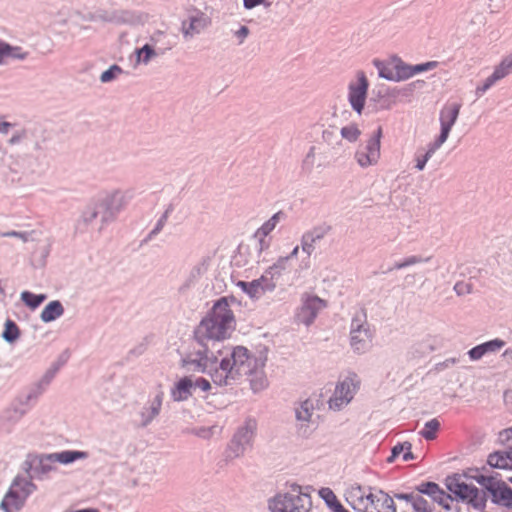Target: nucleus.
Wrapping results in <instances>:
<instances>
[{
	"mask_svg": "<svg viewBox=\"0 0 512 512\" xmlns=\"http://www.w3.org/2000/svg\"><path fill=\"white\" fill-rule=\"evenodd\" d=\"M244 350L233 347H216L211 343L194 336L181 358L180 365L194 372L209 375L212 382L219 386H228L239 375Z\"/></svg>",
	"mask_w": 512,
	"mask_h": 512,
	"instance_id": "nucleus-1",
	"label": "nucleus"
},
{
	"mask_svg": "<svg viewBox=\"0 0 512 512\" xmlns=\"http://www.w3.org/2000/svg\"><path fill=\"white\" fill-rule=\"evenodd\" d=\"M235 330V318L226 298H221L213 305L211 312L195 329L198 338L220 346V342L231 336Z\"/></svg>",
	"mask_w": 512,
	"mask_h": 512,
	"instance_id": "nucleus-2",
	"label": "nucleus"
},
{
	"mask_svg": "<svg viewBox=\"0 0 512 512\" xmlns=\"http://www.w3.org/2000/svg\"><path fill=\"white\" fill-rule=\"evenodd\" d=\"M89 457L86 451L64 450L49 454H28L23 462V469L28 474L27 480L44 481L51 473L58 470L56 462L68 465L77 460H84Z\"/></svg>",
	"mask_w": 512,
	"mask_h": 512,
	"instance_id": "nucleus-3",
	"label": "nucleus"
},
{
	"mask_svg": "<svg viewBox=\"0 0 512 512\" xmlns=\"http://www.w3.org/2000/svg\"><path fill=\"white\" fill-rule=\"evenodd\" d=\"M345 497L355 512H396L393 498L383 491L366 493L361 486H353Z\"/></svg>",
	"mask_w": 512,
	"mask_h": 512,
	"instance_id": "nucleus-4",
	"label": "nucleus"
},
{
	"mask_svg": "<svg viewBox=\"0 0 512 512\" xmlns=\"http://www.w3.org/2000/svg\"><path fill=\"white\" fill-rule=\"evenodd\" d=\"M50 140V134L47 129L39 124H31L22 129L15 131L8 139L7 143L10 146L22 144L25 152L23 154H30L32 156V171L37 162L34 153L44 151Z\"/></svg>",
	"mask_w": 512,
	"mask_h": 512,
	"instance_id": "nucleus-5",
	"label": "nucleus"
},
{
	"mask_svg": "<svg viewBox=\"0 0 512 512\" xmlns=\"http://www.w3.org/2000/svg\"><path fill=\"white\" fill-rule=\"evenodd\" d=\"M237 348L244 350L243 356L239 358L243 363L242 367H240L241 370L238 371L239 375L228 386L235 385L243 377H248L253 392L257 393L264 390L268 386V380L263 370L267 357L264 354H260L257 357L252 356L244 346H237Z\"/></svg>",
	"mask_w": 512,
	"mask_h": 512,
	"instance_id": "nucleus-6",
	"label": "nucleus"
},
{
	"mask_svg": "<svg viewBox=\"0 0 512 512\" xmlns=\"http://www.w3.org/2000/svg\"><path fill=\"white\" fill-rule=\"evenodd\" d=\"M312 500L309 494L303 493L299 485L293 484L286 493L276 495L269 502L271 512H309Z\"/></svg>",
	"mask_w": 512,
	"mask_h": 512,
	"instance_id": "nucleus-7",
	"label": "nucleus"
},
{
	"mask_svg": "<svg viewBox=\"0 0 512 512\" xmlns=\"http://www.w3.org/2000/svg\"><path fill=\"white\" fill-rule=\"evenodd\" d=\"M134 192L131 189H115L107 193L99 200L100 222L99 230H102L108 224L116 221L118 215L123 211L132 200Z\"/></svg>",
	"mask_w": 512,
	"mask_h": 512,
	"instance_id": "nucleus-8",
	"label": "nucleus"
},
{
	"mask_svg": "<svg viewBox=\"0 0 512 512\" xmlns=\"http://www.w3.org/2000/svg\"><path fill=\"white\" fill-rule=\"evenodd\" d=\"M374 331L367 320L365 309L355 313L350 324V347L356 354L366 353L372 346Z\"/></svg>",
	"mask_w": 512,
	"mask_h": 512,
	"instance_id": "nucleus-9",
	"label": "nucleus"
},
{
	"mask_svg": "<svg viewBox=\"0 0 512 512\" xmlns=\"http://www.w3.org/2000/svg\"><path fill=\"white\" fill-rule=\"evenodd\" d=\"M36 490L37 486L31 480L17 475L4 495L0 509L3 512H19L29 495Z\"/></svg>",
	"mask_w": 512,
	"mask_h": 512,
	"instance_id": "nucleus-10",
	"label": "nucleus"
},
{
	"mask_svg": "<svg viewBox=\"0 0 512 512\" xmlns=\"http://www.w3.org/2000/svg\"><path fill=\"white\" fill-rule=\"evenodd\" d=\"M381 138L382 128L378 127L365 144L358 146L354 159L361 168H368L378 164L381 157Z\"/></svg>",
	"mask_w": 512,
	"mask_h": 512,
	"instance_id": "nucleus-11",
	"label": "nucleus"
},
{
	"mask_svg": "<svg viewBox=\"0 0 512 512\" xmlns=\"http://www.w3.org/2000/svg\"><path fill=\"white\" fill-rule=\"evenodd\" d=\"M256 429V420L247 419L233 436L229 445L228 456L237 458L244 455L245 451L252 445Z\"/></svg>",
	"mask_w": 512,
	"mask_h": 512,
	"instance_id": "nucleus-12",
	"label": "nucleus"
},
{
	"mask_svg": "<svg viewBox=\"0 0 512 512\" xmlns=\"http://www.w3.org/2000/svg\"><path fill=\"white\" fill-rule=\"evenodd\" d=\"M295 428L298 436L308 438L316 428V422L313 420L315 412L314 402L306 399L299 402L295 408Z\"/></svg>",
	"mask_w": 512,
	"mask_h": 512,
	"instance_id": "nucleus-13",
	"label": "nucleus"
},
{
	"mask_svg": "<svg viewBox=\"0 0 512 512\" xmlns=\"http://www.w3.org/2000/svg\"><path fill=\"white\" fill-rule=\"evenodd\" d=\"M360 381L356 374H351L343 381L339 382L335 388L333 396L329 400V407L334 410H340L353 399Z\"/></svg>",
	"mask_w": 512,
	"mask_h": 512,
	"instance_id": "nucleus-14",
	"label": "nucleus"
},
{
	"mask_svg": "<svg viewBox=\"0 0 512 512\" xmlns=\"http://www.w3.org/2000/svg\"><path fill=\"white\" fill-rule=\"evenodd\" d=\"M0 170H8L14 174H24L32 171V156L30 154L8 153L0 146Z\"/></svg>",
	"mask_w": 512,
	"mask_h": 512,
	"instance_id": "nucleus-15",
	"label": "nucleus"
},
{
	"mask_svg": "<svg viewBox=\"0 0 512 512\" xmlns=\"http://www.w3.org/2000/svg\"><path fill=\"white\" fill-rule=\"evenodd\" d=\"M369 82L363 71L357 72V81L348 85V102L354 112L361 115L365 106Z\"/></svg>",
	"mask_w": 512,
	"mask_h": 512,
	"instance_id": "nucleus-16",
	"label": "nucleus"
},
{
	"mask_svg": "<svg viewBox=\"0 0 512 512\" xmlns=\"http://www.w3.org/2000/svg\"><path fill=\"white\" fill-rule=\"evenodd\" d=\"M325 306V301L318 296H307L303 298L302 305L296 314L297 322L302 323L305 326L311 325L319 311Z\"/></svg>",
	"mask_w": 512,
	"mask_h": 512,
	"instance_id": "nucleus-17",
	"label": "nucleus"
},
{
	"mask_svg": "<svg viewBox=\"0 0 512 512\" xmlns=\"http://www.w3.org/2000/svg\"><path fill=\"white\" fill-rule=\"evenodd\" d=\"M460 108L461 105L459 103H453L444 107L441 110L439 118L441 131L434 141L441 145H443L447 141L451 129L458 119Z\"/></svg>",
	"mask_w": 512,
	"mask_h": 512,
	"instance_id": "nucleus-18",
	"label": "nucleus"
},
{
	"mask_svg": "<svg viewBox=\"0 0 512 512\" xmlns=\"http://www.w3.org/2000/svg\"><path fill=\"white\" fill-rule=\"evenodd\" d=\"M512 73V53L502 59L497 65L493 73L485 79L483 84L478 85L475 94L480 97L487 92L496 82L502 80Z\"/></svg>",
	"mask_w": 512,
	"mask_h": 512,
	"instance_id": "nucleus-19",
	"label": "nucleus"
},
{
	"mask_svg": "<svg viewBox=\"0 0 512 512\" xmlns=\"http://www.w3.org/2000/svg\"><path fill=\"white\" fill-rule=\"evenodd\" d=\"M60 367L61 364H52L51 367L46 370L44 375L30 386L28 393L22 397L26 403L29 404L31 401H36L46 391Z\"/></svg>",
	"mask_w": 512,
	"mask_h": 512,
	"instance_id": "nucleus-20",
	"label": "nucleus"
},
{
	"mask_svg": "<svg viewBox=\"0 0 512 512\" xmlns=\"http://www.w3.org/2000/svg\"><path fill=\"white\" fill-rule=\"evenodd\" d=\"M330 230V226L320 225L303 233L300 240L302 252L305 253L307 257H311L316 250V244L321 241Z\"/></svg>",
	"mask_w": 512,
	"mask_h": 512,
	"instance_id": "nucleus-21",
	"label": "nucleus"
},
{
	"mask_svg": "<svg viewBox=\"0 0 512 512\" xmlns=\"http://www.w3.org/2000/svg\"><path fill=\"white\" fill-rule=\"evenodd\" d=\"M329 155L316 145H311L301 161V169L306 174H311L315 169L326 166L325 160Z\"/></svg>",
	"mask_w": 512,
	"mask_h": 512,
	"instance_id": "nucleus-22",
	"label": "nucleus"
},
{
	"mask_svg": "<svg viewBox=\"0 0 512 512\" xmlns=\"http://www.w3.org/2000/svg\"><path fill=\"white\" fill-rule=\"evenodd\" d=\"M211 258L203 257L190 269L187 277L178 288L180 294H185L187 291L194 287L199 280L208 272Z\"/></svg>",
	"mask_w": 512,
	"mask_h": 512,
	"instance_id": "nucleus-23",
	"label": "nucleus"
},
{
	"mask_svg": "<svg viewBox=\"0 0 512 512\" xmlns=\"http://www.w3.org/2000/svg\"><path fill=\"white\" fill-rule=\"evenodd\" d=\"M96 18L113 24H127L133 25L140 21V17L130 10L114 9L111 11H100Z\"/></svg>",
	"mask_w": 512,
	"mask_h": 512,
	"instance_id": "nucleus-24",
	"label": "nucleus"
},
{
	"mask_svg": "<svg viewBox=\"0 0 512 512\" xmlns=\"http://www.w3.org/2000/svg\"><path fill=\"white\" fill-rule=\"evenodd\" d=\"M29 404L22 397L16 398L1 414V421L6 425H15L28 412Z\"/></svg>",
	"mask_w": 512,
	"mask_h": 512,
	"instance_id": "nucleus-25",
	"label": "nucleus"
},
{
	"mask_svg": "<svg viewBox=\"0 0 512 512\" xmlns=\"http://www.w3.org/2000/svg\"><path fill=\"white\" fill-rule=\"evenodd\" d=\"M321 140L325 145L323 149L329 156L337 154L343 147V143L335 125L325 127L321 132Z\"/></svg>",
	"mask_w": 512,
	"mask_h": 512,
	"instance_id": "nucleus-26",
	"label": "nucleus"
},
{
	"mask_svg": "<svg viewBox=\"0 0 512 512\" xmlns=\"http://www.w3.org/2000/svg\"><path fill=\"white\" fill-rule=\"evenodd\" d=\"M164 398V392L158 391L149 403L139 412L140 426H148L160 413Z\"/></svg>",
	"mask_w": 512,
	"mask_h": 512,
	"instance_id": "nucleus-27",
	"label": "nucleus"
},
{
	"mask_svg": "<svg viewBox=\"0 0 512 512\" xmlns=\"http://www.w3.org/2000/svg\"><path fill=\"white\" fill-rule=\"evenodd\" d=\"M284 213L279 211L268 219L263 225L256 230L253 237L255 238L254 250H257V245L261 247H270V241L267 236L275 229Z\"/></svg>",
	"mask_w": 512,
	"mask_h": 512,
	"instance_id": "nucleus-28",
	"label": "nucleus"
},
{
	"mask_svg": "<svg viewBox=\"0 0 512 512\" xmlns=\"http://www.w3.org/2000/svg\"><path fill=\"white\" fill-rule=\"evenodd\" d=\"M255 238L252 236L246 244L239 246V256L245 257V265L253 267L255 264L265 261L263 252L269 247H260L257 245V250H254Z\"/></svg>",
	"mask_w": 512,
	"mask_h": 512,
	"instance_id": "nucleus-29",
	"label": "nucleus"
},
{
	"mask_svg": "<svg viewBox=\"0 0 512 512\" xmlns=\"http://www.w3.org/2000/svg\"><path fill=\"white\" fill-rule=\"evenodd\" d=\"M208 19L203 13L190 16L188 20L182 22L181 31L185 39H192L195 35L200 34L207 26Z\"/></svg>",
	"mask_w": 512,
	"mask_h": 512,
	"instance_id": "nucleus-30",
	"label": "nucleus"
},
{
	"mask_svg": "<svg viewBox=\"0 0 512 512\" xmlns=\"http://www.w3.org/2000/svg\"><path fill=\"white\" fill-rule=\"evenodd\" d=\"M446 487L457 498L463 501H467L473 491L476 492V487L473 485L466 484L464 481L461 480V477L459 475L447 477Z\"/></svg>",
	"mask_w": 512,
	"mask_h": 512,
	"instance_id": "nucleus-31",
	"label": "nucleus"
},
{
	"mask_svg": "<svg viewBox=\"0 0 512 512\" xmlns=\"http://www.w3.org/2000/svg\"><path fill=\"white\" fill-rule=\"evenodd\" d=\"M194 383L191 377L185 376L178 380L171 388L170 395L173 401H187L193 394Z\"/></svg>",
	"mask_w": 512,
	"mask_h": 512,
	"instance_id": "nucleus-32",
	"label": "nucleus"
},
{
	"mask_svg": "<svg viewBox=\"0 0 512 512\" xmlns=\"http://www.w3.org/2000/svg\"><path fill=\"white\" fill-rule=\"evenodd\" d=\"M171 49L172 45H167V48L155 49L152 46L145 44L141 48L135 50L136 63L148 65L153 59L165 55Z\"/></svg>",
	"mask_w": 512,
	"mask_h": 512,
	"instance_id": "nucleus-33",
	"label": "nucleus"
},
{
	"mask_svg": "<svg viewBox=\"0 0 512 512\" xmlns=\"http://www.w3.org/2000/svg\"><path fill=\"white\" fill-rule=\"evenodd\" d=\"M492 501L498 505L512 508V489L505 483L501 482L492 490Z\"/></svg>",
	"mask_w": 512,
	"mask_h": 512,
	"instance_id": "nucleus-34",
	"label": "nucleus"
},
{
	"mask_svg": "<svg viewBox=\"0 0 512 512\" xmlns=\"http://www.w3.org/2000/svg\"><path fill=\"white\" fill-rule=\"evenodd\" d=\"M488 464L499 469L512 468V450L496 451L488 456Z\"/></svg>",
	"mask_w": 512,
	"mask_h": 512,
	"instance_id": "nucleus-35",
	"label": "nucleus"
},
{
	"mask_svg": "<svg viewBox=\"0 0 512 512\" xmlns=\"http://www.w3.org/2000/svg\"><path fill=\"white\" fill-rule=\"evenodd\" d=\"M27 56L28 53L24 52L21 47L11 46L10 44L0 40V65L6 63V58L24 60Z\"/></svg>",
	"mask_w": 512,
	"mask_h": 512,
	"instance_id": "nucleus-36",
	"label": "nucleus"
},
{
	"mask_svg": "<svg viewBox=\"0 0 512 512\" xmlns=\"http://www.w3.org/2000/svg\"><path fill=\"white\" fill-rule=\"evenodd\" d=\"M64 314V307L59 300H54L49 302L40 314V319L44 323H49L57 318L61 317Z\"/></svg>",
	"mask_w": 512,
	"mask_h": 512,
	"instance_id": "nucleus-37",
	"label": "nucleus"
},
{
	"mask_svg": "<svg viewBox=\"0 0 512 512\" xmlns=\"http://www.w3.org/2000/svg\"><path fill=\"white\" fill-rule=\"evenodd\" d=\"M319 496L333 512H348L338 501L335 493L330 488H321Z\"/></svg>",
	"mask_w": 512,
	"mask_h": 512,
	"instance_id": "nucleus-38",
	"label": "nucleus"
},
{
	"mask_svg": "<svg viewBox=\"0 0 512 512\" xmlns=\"http://www.w3.org/2000/svg\"><path fill=\"white\" fill-rule=\"evenodd\" d=\"M391 64L395 68L396 82L407 80L413 76L411 65L405 63L401 58L393 57Z\"/></svg>",
	"mask_w": 512,
	"mask_h": 512,
	"instance_id": "nucleus-39",
	"label": "nucleus"
},
{
	"mask_svg": "<svg viewBox=\"0 0 512 512\" xmlns=\"http://www.w3.org/2000/svg\"><path fill=\"white\" fill-rule=\"evenodd\" d=\"M442 145L437 143L436 141H433L428 144L427 151L424 155L416 157V165L415 168L418 171H423L425 169V166L427 162L431 159V157L435 154V152L441 147Z\"/></svg>",
	"mask_w": 512,
	"mask_h": 512,
	"instance_id": "nucleus-40",
	"label": "nucleus"
},
{
	"mask_svg": "<svg viewBox=\"0 0 512 512\" xmlns=\"http://www.w3.org/2000/svg\"><path fill=\"white\" fill-rule=\"evenodd\" d=\"M341 140H346L349 143H355L361 136V130L356 124H349L342 128H338Z\"/></svg>",
	"mask_w": 512,
	"mask_h": 512,
	"instance_id": "nucleus-41",
	"label": "nucleus"
},
{
	"mask_svg": "<svg viewBox=\"0 0 512 512\" xmlns=\"http://www.w3.org/2000/svg\"><path fill=\"white\" fill-rule=\"evenodd\" d=\"M430 260L431 256L422 257L419 255H412L404 258L402 261L395 262L390 270H401L409 266L429 262Z\"/></svg>",
	"mask_w": 512,
	"mask_h": 512,
	"instance_id": "nucleus-42",
	"label": "nucleus"
},
{
	"mask_svg": "<svg viewBox=\"0 0 512 512\" xmlns=\"http://www.w3.org/2000/svg\"><path fill=\"white\" fill-rule=\"evenodd\" d=\"M20 298L26 306L34 310L46 300L47 296L45 294H33L29 291H23Z\"/></svg>",
	"mask_w": 512,
	"mask_h": 512,
	"instance_id": "nucleus-43",
	"label": "nucleus"
},
{
	"mask_svg": "<svg viewBox=\"0 0 512 512\" xmlns=\"http://www.w3.org/2000/svg\"><path fill=\"white\" fill-rule=\"evenodd\" d=\"M20 336V330L16 323L12 320H7L5 322L4 331L2 333V338L8 343H14Z\"/></svg>",
	"mask_w": 512,
	"mask_h": 512,
	"instance_id": "nucleus-44",
	"label": "nucleus"
},
{
	"mask_svg": "<svg viewBox=\"0 0 512 512\" xmlns=\"http://www.w3.org/2000/svg\"><path fill=\"white\" fill-rule=\"evenodd\" d=\"M440 428V422L434 418L425 423L424 428L419 434L426 440H433L436 438L437 431Z\"/></svg>",
	"mask_w": 512,
	"mask_h": 512,
	"instance_id": "nucleus-45",
	"label": "nucleus"
},
{
	"mask_svg": "<svg viewBox=\"0 0 512 512\" xmlns=\"http://www.w3.org/2000/svg\"><path fill=\"white\" fill-rule=\"evenodd\" d=\"M173 211V206L169 205L166 210L163 212V214L158 219L157 223L155 224V227L149 232L147 235L146 240H151L154 236H156L166 225L168 218Z\"/></svg>",
	"mask_w": 512,
	"mask_h": 512,
	"instance_id": "nucleus-46",
	"label": "nucleus"
},
{
	"mask_svg": "<svg viewBox=\"0 0 512 512\" xmlns=\"http://www.w3.org/2000/svg\"><path fill=\"white\" fill-rule=\"evenodd\" d=\"M255 281H258L259 283V289L261 294L265 292H272L276 288L275 278L268 274L267 270L260 278L255 279Z\"/></svg>",
	"mask_w": 512,
	"mask_h": 512,
	"instance_id": "nucleus-47",
	"label": "nucleus"
},
{
	"mask_svg": "<svg viewBox=\"0 0 512 512\" xmlns=\"http://www.w3.org/2000/svg\"><path fill=\"white\" fill-rule=\"evenodd\" d=\"M467 502L475 509L482 510L486 505V492L476 487V492H472Z\"/></svg>",
	"mask_w": 512,
	"mask_h": 512,
	"instance_id": "nucleus-48",
	"label": "nucleus"
},
{
	"mask_svg": "<svg viewBox=\"0 0 512 512\" xmlns=\"http://www.w3.org/2000/svg\"><path fill=\"white\" fill-rule=\"evenodd\" d=\"M374 65L378 69L379 77L388 81L396 82L394 65H392V67H388L379 60H374Z\"/></svg>",
	"mask_w": 512,
	"mask_h": 512,
	"instance_id": "nucleus-49",
	"label": "nucleus"
},
{
	"mask_svg": "<svg viewBox=\"0 0 512 512\" xmlns=\"http://www.w3.org/2000/svg\"><path fill=\"white\" fill-rule=\"evenodd\" d=\"M288 261L289 257H279L277 261L267 269L268 274L275 279H278L282 275L283 271L286 270Z\"/></svg>",
	"mask_w": 512,
	"mask_h": 512,
	"instance_id": "nucleus-50",
	"label": "nucleus"
},
{
	"mask_svg": "<svg viewBox=\"0 0 512 512\" xmlns=\"http://www.w3.org/2000/svg\"><path fill=\"white\" fill-rule=\"evenodd\" d=\"M238 286L242 288V290L247 293L251 298L258 299L262 295L259 289L258 281L244 282L239 281Z\"/></svg>",
	"mask_w": 512,
	"mask_h": 512,
	"instance_id": "nucleus-51",
	"label": "nucleus"
},
{
	"mask_svg": "<svg viewBox=\"0 0 512 512\" xmlns=\"http://www.w3.org/2000/svg\"><path fill=\"white\" fill-rule=\"evenodd\" d=\"M165 40V33L163 31L158 30L151 35L149 42L146 44L152 46L155 49L167 48V45L171 44Z\"/></svg>",
	"mask_w": 512,
	"mask_h": 512,
	"instance_id": "nucleus-52",
	"label": "nucleus"
},
{
	"mask_svg": "<svg viewBox=\"0 0 512 512\" xmlns=\"http://www.w3.org/2000/svg\"><path fill=\"white\" fill-rule=\"evenodd\" d=\"M505 345L506 342L504 340L495 338L493 340L482 343L481 347L483 348L484 354L486 355L500 351Z\"/></svg>",
	"mask_w": 512,
	"mask_h": 512,
	"instance_id": "nucleus-53",
	"label": "nucleus"
},
{
	"mask_svg": "<svg viewBox=\"0 0 512 512\" xmlns=\"http://www.w3.org/2000/svg\"><path fill=\"white\" fill-rule=\"evenodd\" d=\"M122 73H123L122 68L120 66L114 64V65L110 66L106 71H104L100 75V81L102 83L111 82V81L115 80Z\"/></svg>",
	"mask_w": 512,
	"mask_h": 512,
	"instance_id": "nucleus-54",
	"label": "nucleus"
},
{
	"mask_svg": "<svg viewBox=\"0 0 512 512\" xmlns=\"http://www.w3.org/2000/svg\"><path fill=\"white\" fill-rule=\"evenodd\" d=\"M101 209L99 202L95 205L88 206L82 213V220L85 224H91L100 215Z\"/></svg>",
	"mask_w": 512,
	"mask_h": 512,
	"instance_id": "nucleus-55",
	"label": "nucleus"
},
{
	"mask_svg": "<svg viewBox=\"0 0 512 512\" xmlns=\"http://www.w3.org/2000/svg\"><path fill=\"white\" fill-rule=\"evenodd\" d=\"M411 509L414 512H432V507L419 493L416 494Z\"/></svg>",
	"mask_w": 512,
	"mask_h": 512,
	"instance_id": "nucleus-56",
	"label": "nucleus"
},
{
	"mask_svg": "<svg viewBox=\"0 0 512 512\" xmlns=\"http://www.w3.org/2000/svg\"><path fill=\"white\" fill-rule=\"evenodd\" d=\"M36 232L32 231H8L1 234L2 237H16L19 238L22 242L34 241V235Z\"/></svg>",
	"mask_w": 512,
	"mask_h": 512,
	"instance_id": "nucleus-57",
	"label": "nucleus"
},
{
	"mask_svg": "<svg viewBox=\"0 0 512 512\" xmlns=\"http://www.w3.org/2000/svg\"><path fill=\"white\" fill-rule=\"evenodd\" d=\"M417 490L421 494H426L433 497L434 494H439V486L434 482L422 483L417 487Z\"/></svg>",
	"mask_w": 512,
	"mask_h": 512,
	"instance_id": "nucleus-58",
	"label": "nucleus"
},
{
	"mask_svg": "<svg viewBox=\"0 0 512 512\" xmlns=\"http://www.w3.org/2000/svg\"><path fill=\"white\" fill-rule=\"evenodd\" d=\"M219 431H220V428L218 426H211V427H201V428L195 429L193 432L196 436H198L200 438L209 439L215 433H217Z\"/></svg>",
	"mask_w": 512,
	"mask_h": 512,
	"instance_id": "nucleus-59",
	"label": "nucleus"
},
{
	"mask_svg": "<svg viewBox=\"0 0 512 512\" xmlns=\"http://www.w3.org/2000/svg\"><path fill=\"white\" fill-rule=\"evenodd\" d=\"M437 65H438L437 61H428V62L417 64V65H411L412 75L414 76L415 74H418V73L430 71V70L436 68Z\"/></svg>",
	"mask_w": 512,
	"mask_h": 512,
	"instance_id": "nucleus-60",
	"label": "nucleus"
},
{
	"mask_svg": "<svg viewBox=\"0 0 512 512\" xmlns=\"http://www.w3.org/2000/svg\"><path fill=\"white\" fill-rule=\"evenodd\" d=\"M434 502H437L439 505L444 507L445 509H449V501L452 500L451 496L445 493L442 489L439 488V494H434L432 497Z\"/></svg>",
	"mask_w": 512,
	"mask_h": 512,
	"instance_id": "nucleus-61",
	"label": "nucleus"
},
{
	"mask_svg": "<svg viewBox=\"0 0 512 512\" xmlns=\"http://www.w3.org/2000/svg\"><path fill=\"white\" fill-rule=\"evenodd\" d=\"M477 480L478 483H480L483 487L487 489V491L490 492V494H492V490H494L496 486H499L501 484V482L495 481L494 478L486 477L483 475H481Z\"/></svg>",
	"mask_w": 512,
	"mask_h": 512,
	"instance_id": "nucleus-62",
	"label": "nucleus"
},
{
	"mask_svg": "<svg viewBox=\"0 0 512 512\" xmlns=\"http://www.w3.org/2000/svg\"><path fill=\"white\" fill-rule=\"evenodd\" d=\"M453 290L458 296H462L471 293L472 285L463 281H459L454 285Z\"/></svg>",
	"mask_w": 512,
	"mask_h": 512,
	"instance_id": "nucleus-63",
	"label": "nucleus"
},
{
	"mask_svg": "<svg viewBox=\"0 0 512 512\" xmlns=\"http://www.w3.org/2000/svg\"><path fill=\"white\" fill-rule=\"evenodd\" d=\"M468 355L472 361H477V360H480L485 354H484L483 348L481 347V344H479V345L471 348L468 351Z\"/></svg>",
	"mask_w": 512,
	"mask_h": 512,
	"instance_id": "nucleus-64",
	"label": "nucleus"
}]
</instances>
